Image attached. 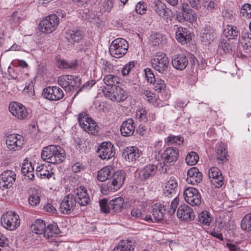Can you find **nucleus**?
Listing matches in <instances>:
<instances>
[{
  "label": "nucleus",
  "mask_w": 251,
  "mask_h": 251,
  "mask_svg": "<svg viewBox=\"0 0 251 251\" xmlns=\"http://www.w3.org/2000/svg\"><path fill=\"white\" fill-rule=\"evenodd\" d=\"M184 142L183 138L181 136H175L170 134L166 138V142L168 145L176 144L180 145Z\"/></svg>",
  "instance_id": "8fccbe9b"
},
{
  "label": "nucleus",
  "mask_w": 251,
  "mask_h": 251,
  "mask_svg": "<svg viewBox=\"0 0 251 251\" xmlns=\"http://www.w3.org/2000/svg\"><path fill=\"white\" fill-rule=\"evenodd\" d=\"M177 218L181 221H190L195 218L193 209L188 205L183 204L180 205L176 212Z\"/></svg>",
  "instance_id": "a211bd4d"
},
{
  "label": "nucleus",
  "mask_w": 251,
  "mask_h": 251,
  "mask_svg": "<svg viewBox=\"0 0 251 251\" xmlns=\"http://www.w3.org/2000/svg\"><path fill=\"white\" fill-rule=\"evenodd\" d=\"M182 18L180 19V21H187L190 23H193L196 20V15L194 13L193 10L191 8H186L183 7L182 12Z\"/></svg>",
  "instance_id": "79ce46f5"
},
{
  "label": "nucleus",
  "mask_w": 251,
  "mask_h": 251,
  "mask_svg": "<svg viewBox=\"0 0 251 251\" xmlns=\"http://www.w3.org/2000/svg\"><path fill=\"white\" fill-rule=\"evenodd\" d=\"M60 232L57 225L55 223L52 224H49L46 228L44 232V237L47 239L50 240V238L51 239L49 242L52 243L54 245L57 246L59 243L56 241H54L55 239H52L55 235L58 234Z\"/></svg>",
  "instance_id": "bb28decb"
},
{
  "label": "nucleus",
  "mask_w": 251,
  "mask_h": 251,
  "mask_svg": "<svg viewBox=\"0 0 251 251\" xmlns=\"http://www.w3.org/2000/svg\"><path fill=\"white\" fill-rule=\"evenodd\" d=\"M201 40L205 44H209L214 38V32L210 26H206L202 30L201 35Z\"/></svg>",
  "instance_id": "e433bc0d"
},
{
  "label": "nucleus",
  "mask_w": 251,
  "mask_h": 251,
  "mask_svg": "<svg viewBox=\"0 0 251 251\" xmlns=\"http://www.w3.org/2000/svg\"><path fill=\"white\" fill-rule=\"evenodd\" d=\"M62 67L64 69H74L76 67V63L75 62H68L65 61L61 62Z\"/></svg>",
  "instance_id": "774afa93"
},
{
  "label": "nucleus",
  "mask_w": 251,
  "mask_h": 251,
  "mask_svg": "<svg viewBox=\"0 0 251 251\" xmlns=\"http://www.w3.org/2000/svg\"><path fill=\"white\" fill-rule=\"evenodd\" d=\"M239 42L246 50L251 48V33L242 32V35L239 38Z\"/></svg>",
  "instance_id": "37998d69"
},
{
  "label": "nucleus",
  "mask_w": 251,
  "mask_h": 251,
  "mask_svg": "<svg viewBox=\"0 0 251 251\" xmlns=\"http://www.w3.org/2000/svg\"><path fill=\"white\" fill-rule=\"evenodd\" d=\"M59 22V18L56 15H49L40 22V29L42 32L50 33L56 29Z\"/></svg>",
  "instance_id": "6e6552de"
},
{
  "label": "nucleus",
  "mask_w": 251,
  "mask_h": 251,
  "mask_svg": "<svg viewBox=\"0 0 251 251\" xmlns=\"http://www.w3.org/2000/svg\"><path fill=\"white\" fill-rule=\"evenodd\" d=\"M36 175L42 179H55V175L50 169L49 170L46 166L40 165L36 168Z\"/></svg>",
  "instance_id": "7c9ffc66"
},
{
  "label": "nucleus",
  "mask_w": 251,
  "mask_h": 251,
  "mask_svg": "<svg viewBox=\"0 0 251 251\" xmlns=\"http://www.w3.org/2000/svg\"><path fill=\"white\" fill-rule=\"evenodd\" d=\"M150 42L152 46L159 45L162 42V35L160 33H153L150 36Z\"/></svg>",
  "instance_id": "5fc2aeb1"
},
{
  "label": "nucleus",
  "mask_w": 251,
  "mask_h": 251,
  "mask_svg": "<svg viewBox=\"0 0 251 251\" xmlns=\"http://www.w3.org/2000/svg\"><path fill=\"white\" fill-rule=\"evenodd\" d=\"M6 143L9 150L15 151L22 148L24 144V138L19 134H10L7 137Z\"/></svg>",
  "instance_id": "f3484780"
},
{
  "label": "nucleus",
  "mask_w": 251,
  "mask_h": 251,
  "mask_svg": "<svg viewBox=\"0 0 251 251\" xmlns=\"http://www.w3.org/2000/svg\"><path fill=\"white\" fill-rule=\"evenodd\" d=\"M76 203V200L72 194L65 196L60 203L59 209L63 214H69L75 209Z\"/></svg>",
  "instance_id": "9d476101"
},
{
  "label": "nucleus",
  "mask_w": 251,
  "mask_h": 251,
  "mask_svg": "<svg viewBox=\"0 0 251 251\" xmlns=\"http://www.w3.org/2000/svg\"><path fill=\"white\" fill-rule=\"evenodd\" d=\"M198 220L201 224L209 226L211 221L210 213L206 211H202L199 214Z\"/></svg>",
  "instance_id": "09e8293b"
},
{
  "label": "nucleus",
  "mask_w": 251,
  "mask_h": 251,
  "mask_svg": "<svg viewBox=\"0 0 251 251\" xmlns=\"http://www.w3.org/2000/svg\"><path fill=\"white\" fill-rule=\"evenodd\" d=\"M57 82L65 91L70 92L80 86L81 79L78 76L63 75L58 77Z\"/></svg>",
  "instance_id": "20e7f679"
},
{
  "label": "nucleus",
  "mask_w": 251,
  "mask_h": 251,
  "mask_svg": "<svg viewBox=\"0 0 251 251\" xmlns=\"http://www.w3.org/2000/svg\"><path fill=\"white\" fill-rule=\"evenodd\" d=\"M199 156L198 154L195 151L189 152L186 157L185 160L187 164L194 165L198 162Z\"/></svg>",
  "instance_id": "3c124183"
},
{
  "label": "nucleus",
  "mask_w": 251,
  "mask_h": 251,
  "mask_svg": "<svg viewBox=\"0 0 251 251\" xmlns=\"http://www.w3.org/2000/svg\"><path fill=\"white\" fill-rule=\"evenodd\" d=\"M1 223L5 228L10 230H14L20 223L19 215L14 211H7L2 215Z\"/></svg>",
  "instance_id": "0eeeda50"
},
{
  "label": "nucleus",
  "mask_w": 251,
  "mask_h": 251,
  "mask_svg": "<svg viewBox=\"0 0 251 251\" xmlns=\"http://www.w3.org/2000/svg\"><path fill=\"white\" fill-rule=\"evenodd\" d=\"M134 130V122L132 119H128L124 121L120 127L121 135L125 137H128L132 135Z\"/></svg>",
  "instance_id": "cd10ccee"
},
{
  "label": "nucleus",
  "mask_w": 251,
  "mask_h": 251,
  "mask_svg": "<svg viewBox=\"0 0 251 251\" xmlns=\"http://www.w3.org/2000/svg\"><path fill=\"white\" fill-rule=\"evenodd\" d=\"M126 178V174L122 170L115 172L113 170L108 181L104 183L101 187V192L107 194L109 192H114L119 190L124 184Z\"/></svg>",
  "instance_id": "f03ea898"
},
{
  "label": "nucleus",
  "mask_w": 251,
  "mask_h": 251,
  "mask_svg": "<svg viewBox=\"0 0 251 251\" xmlns=\"http://www.w3.org/2000/svg\"><path fill=\"white\" fill-rule=\"evenodd\" d=\"M216 5L215 0H208L205 1L204 3V6L209 11L214 9Z\"/></svg>",
  "instance_id": "338daca9"
},
{
  "label": "nucleus",
  "mask_w": 251,
  "mask_h": 251,
  "mask_svg": "<svg viewBox=\"0 0 251 251\" xmlns=\"http://www.w3.org/2000/svg\"><path fill=\"white\" fill-rule=\"evenodd\" d=\"M74 193L76 195V200L81 206H86L90 202L89 195L87 189L83 186H80L74 190Z\"/></svg>",
  "instance_id": "412c9836"
},
{
  "label": "nucleus",
  "mask_w": 251,
  "mask_h": 251,
  "mask_svg": "<svg viewBox=\"0 0 251 251\" xmlns=\"http://www.w3.org/2000/svg\"><path fill=\"white\" fill-rule=\"evenodd\" d=\"M216 152L217 154V159L219 161V164H223L227 160V152L223 146H219L218 147Z\"/></svg>",
  "instance_id": "c03bdc74"
},
{
  "label": "nucleus",
  "mask_w": 251,
  "mask_h": 251,
  "mask_svg": "<svg viewBox=\"0 0 251 251\" xmlns=\"http://www.w3.org/2000/svg\"><path fill=\"white\" fill-rule=\"evenodd\" d=\"M104 83L106 84V87L103 89V91H109L112 90V88L116 86V84L120 82V78L114 75H107L103 78Z\"/></svg>",
  "instance_id": "2f4dec72"
},
{
  "label": "nucleus",
  "mask_w": 251,
  "mask_h": 251,
  "mask_svg": "<svg viewBox=\"0 0 251 251\" xmlns=\"http://www.w3.org/2000/svg\"><path fill=\"white\" fill-rule=\"evenodd\" d=\"M139 156V150L135 147H128L122 151L123 158L128 162H134Z\"/></svg>",
  "instance_id": "a878e982"
},
{
  "label": "nucleus",
  "mask_w": 251,
  "mask_h": 251,
  "mask_svg": "<svg viewBox=\"0 0 251 251\" xmlns=\"http://www.w3.org/2000/svg\"><path fill=\"white\" fill-rule=\"evenodd\" d=\"M97 152L101 159L108 160L114 156V146L110 142H103L98 149Z\"/></svg>",
  "instance_id": "2eb2a0df"
},
{
  "label": "nucleus",
  "mask_w": 251,
  "mask_h": 251,
  "mask_svg": "<svg viewBox=\"0 0 251 251\" xmlns=\"http://www.w3.org/2000/svg\"><path fill=\"white\" fill-rule=\"evenodd\" d=\"M16 175L11 170H6L0 175V187L9 188L12 187L16 180Z\"/></svg>",
  "instance_id": "dca6fc26"
},
{
  "label": "nucleus",
  "mask_w": 251,
  "mask_h": 251,
  "mask_svg": "<svg viewBox=\"0 0 251 251\" xmlns=\"http://www.w3.org/2000/svg\"><path fill=\"white\" fill-rule=\"evenodd\" d=\"M152 68L159 73L165 74L168 70L169 61L166 54L162 52H158L153 55L151 59Z\"/></svg>",
  "instance_id": "39448f33"
},
{
  "label": "nucleus",
  "mask_w": 251,
  "mask_h": 251,
  "mask_svg": "<svg viewBox=\"0 0 251 251\" xmlns=\"http://www.w3.org/2000/svg\"><path fill=\"white\" fill-rule=\"evenodd\" d=\"M157 167L153 164H149L144 167L139 173V177L141 179H147L152 177L156 173Z\"/></svg>",
  "instance_id": "c756f323"
},
{
  "label": "nucleus",
  "mask_w": 251,
  "mask_h": 251,
  "mask_svg": "<svg viewBox=\"0 0 251 251\" xmlns=\"http://www.w3.org/2000/svg\"><path fill=\"white\" fill-rule=\"evenodd\" d=\"M178 156L179 151L177 148L175 147H168L162 152L161 158L163 160L164 164L169 166L176 161Z\"/></svg>",
  "instance_id": "ddd939ff"
},
{
  "label": "nucleus",
  "mask_w": 251,
  "mask_h": 251,
  "mask_svg": "<svg viewBox=\"0 0 251 251\" xmlns=\"http://www.w3.org/2000/svg\"><path fill=\"white\" fill-rule=\"evenodd\" d=\"M188 58L183 54L174 55L172 58V64L176 70L182 71L186 68L188 64Z\"/></svg>",
  "instance_id": "5701e85b"
},
{
  "label": "nucleus",
  "mask_w": 251,
  "mask_h": 251,
  "mask_svg": "<svg viewBox=\"0 0 251 251\" xmlns=\"http://www.w3.org/2000/svg\"><path fill=\"white\" fill-rule=\"evenodd\" d=\"M225 226V223L221 221H216L215 223L214 227L210 231V235L217 238L221 241L224 240L221 230Z\"/></svg>",
  "instance_id": "f704fd0d"
},
{
  "label": "nucleus",
  "mask_w": 251,
  "mask_h": 251,
  "mask_svg": "<svg viewBox=\"0 0 251 251\" xmlns=\"http://www.w3.org/2000/svg\"><path fill=\"white\" fill-rule=\"evenodd\" d=\"M208 175L211 182L216 187L220 188L223 185L224 177L218 168H211L208 171Z\"/></svg>",
  "instance_id": "4be33fe9"
},
{
  "label": "nucleus",
  "mask_w": 251,
  "mask_h": 251,
  "mask_svg": "<svg viewBox=\"0 0 251 251\" xmlns=\"http://www.w3.org/2000/svg\"><path fill=\"white\" fill-rule=\"evenodd\" d=\"M21 172L22 174L26 176L30 180L32 179L34 177V167L31 162L28 161L24 162L22 166Z\"/></svg>",
  "instance_id": "4c0bfd02"
},
{
  "label": "nucleus",
  "mask_w": 251,
  "mask_h": 251,
  "mask_svg": "<svg viewBox=\"0 0 251 251\" xmlns=\"http://www.w3.org/2000/svg\"><path fill=\"white\" fill-rule=\"evenodd\" d=\"M103 93L106 97L117 102L124 101L127 98L126 91L118 86L114 87V88H112L111 90L103 91Z\"/></svg>",
  "instance_id": "4468645a"
},
{
  "label": "nucleus",
  "mask_w": 251,
  "mask_h": 251,
  "mask_svg": "<svg viewBox=\"0 0 251 251\" xmlns=\"http://www.w3.org/2000/svg\"><path fill=\"white\" fill-rule=\"evenodd\" d=\"M9 109L11 114L19 119H24L27 116V111L25 107L17 102H11Z\"/></svg>",
  "instance_id": "aec40b11"
},
{
  "label": "nucleus",
  "mask_w": 251,
  "mask_h": 251,
  "mask_svg": "<svg viewBox=\"0 0 251 251\" xmlns=\"http://www.w3.org/2000/svg\"><path fill=\"white\" fill-rule=\"evenodd\" d=\"M30 195L28 198V202L31 206L37 205L40 201V194L38 191L35 189H30L29 191Z\"/></svg>",
  "instance_id": "a19ab883"
},
{
  "label": "nucleus",
  "mask_w": 251,
  "mask_h": 251,
  "mask_svg": "<svg viewBox=\"0 0 251 251\" xmlns=\"http://www.w3.org/2000/svg\"><path fill=\"white\" fill-rule=\"evenodd\" d=\"M179 203V199L176 197L171 201V203L168 210V214L170 215H173L175 213L176 208Z\"/></svg>",
  "instance_id": "4d7b16f0"
},
{
  "label": "nucleus",
  "mask_w": 251,
  "mask_h": 251,
  "mask_svg": "<svg viewBox=\"0 0 251 251\" xmlns=\"http://www.w3.org/2000/svg\"><path fill=\"white\" fill-rule=\"evenodd\" d=\"M113 169L111 167H105L100 170L97 175L99 180L100 181H109L111 175L112 174Z\"/></svg>",
  "instance_id": "c9c22d12"
},
{
  "label": "nucleus",
  "mask_w": 251,
  "mask_h": 251,
  "mask_svg": "<svg viewBox=\"0 0 251 251\" xmlns=\"http://www.w3.org/2000/svg\"><path fill=\"white\" fill-rule=\"evenodd\" d=\"M145 73L147 80L148 82L152 83L156 81L155 75L153 73L152 71L150 68H147L145 69Z\"/></svg>",
  "instance_id": "bf43d9fd"
},
{
  "label": "nucleus",
  "mask_w": 251,
  "mask_h": 251,
  "mask_svg": "<svg viewBox=\"0 0 251 251\" xmlns=\"http://www.w3.org/2000/svg\"><path fill=\"white\" fill-rule=\"evenodd\" d=\"M153 83H154V89L157 92L161 93L165 90L166 84L164 80L159 79Z\"/></svg>",
  "instance_id": "6e6d98bb"
},
{
  "label": "nucleus",
  "mask_w": 251,
  "mask_h": 251,
  "mask_svg": "<svg viewBox=\"0 0 251 251\" xmlns=\"http://www.w3.org/2000/svg\"><path fill=\"white\" fill-rule=\"evenodd\" d=\"M176 37L177 41L182 44H185L192 39L190 30L186 27H179L176 31Z\"/></svg>",
  "instance_id": "b1692460"
},
{
  "label": "nucleus",
  "mask_w": 251,
  "mask_h": 251,
  "mask_svg": "<svg viewBox=\"0 0 251 251\" xmlns=\"http://www.w3.org/2000/svg\"><path fill=\"white\" fill-rule=\"evenodd\" d=\"M135 66L134 62L133 61H130L126 64L122 70V74L124 75H127L130 71Z\"/></svg>",
  "instance_id": "680f3d73"
},
{
  "label": "nucleus",
  "mask_w": 251,
  "mask_h": 251,
  "mask_svg": "<svg viewBox=\"0 0 251 251\" xmlns=\"http://www.w3.org/2000/svg\"><path fill=\"white\" fill-rule=\"evenodd\" d=\"M78 121L81 127L89 133L94 134L98 128L96 123L89 117L87 113L82 112L78 114Z\"/></svg>",
  "instance_id": "423d86ee"
},
{
  "label": "nucleus",
  "mask_w": 251,
  "mask_h": 251,
  "mask_svg": "<svg viewBox=\"0 0 251 251\" xmlns=\"http://www.w3.org/2000/svg\"><path fill=\"white\" fill-rule=\"evenodd\" d=\"M135 247V242L133 240H127L121 241L113 251H133Z\"/></svg>",
  "instance_id": "72a5a7b5"
},
{
  "label": "nucleus",
  "mask_w": 251,
  "mask_h": 251,
  "mask_svg": "<svg viewBox=\"0 0 251 251\" xmlns=\"http://www.w3.org/2000/svg\"><path fill=\"white\" fill-rule=\"evenodd\" d=\"M46 226L44 221L41 219L36 220L31 226V229L37 234L43 233L46 230Z\"/></svg>",
  "instance_id": "58836bf2"
},
{
  "label": "nucleus",
  "mask_w": 251,
  "mask_h": 251,
  "mask_svg": "<svg viewBox=\"0 0 251 251\" xmlns=\"http://www.w3.org/2000/svg\"><path fill=\"white\" fill-rule=\"evenodd\" d=\"M113 70V66L107 60L102 61V72L104 73H110Z\"/></svg>",
  "instance_id": "e2e57ef3"
},
{
  "label": "nucleus",
  "mask_w": 251,
  "mask_h": 251,
  "mask_svg": "<svg viewBox=\"0 0 251 251\" xmlns=\"http://www.w3.org/2000/svg\"><path fill=\"white\" fill-rule=\"evenodd\" d=\"M21 19L20 13L18 11H15L7 18V21L12 26H15L20 22Z\"/></svg>",
  "instance_id": "603ef678"
},
{
  "label": "nucleus",
  "mask_w": 251,
  "mask_h": 251,
  "mask_svg": "<svg viewBox=\"0 0 251 251\" xmlns=\"http://www.w3.org/2000/svg\"><path fill=\"white\" fill-rule=\"evenodd\" d=\"M187 182L192 185L197 184L202 180V176L201 172L196 167H192L187 171Z\"/></svg>",
  "instance_id": "393cba45"
},
{
  "label": "nucleus",
  "mask_w": 251,
  "mask_h": 251,
  "mask_svg": "<svg viewBox=\"0 0 251 251\" xmlns=\"http://www.w3.org/2000/svg\"><path fill=\"white\" fill-rule=\"evenodd\" d=\"M240 14L246 18H251V5L249 3L243 4L240 9Z\"/></svg>",
  "instance_id": "864d4df0"
},
{
  "label": "nucleus",
  "mask_w": 251,
  "mask_h": 251,
  "mask_svg": "<svg viewBox=\"0 0 251 251\" xmlns=\"http://www.w3.org/2000/svg\"><path fill=\"white\" fill-rule=\"evenodd\" d=\"M152 8L156 14L167 22L172 20V12L171 10L167 8L166 4L160 0L154 2Z\"/></svg>",
  "instance_id": "9b49d317"
},
{
  "label": "nucleus",
  "mask_w": 251,
  "mask_h": 251,
  "mask_svg": "<svg viewBox=\"0 0 251 251\" xmlns=\"http://www.w3.org/2000/svg\"><path fill=\"white\" fill-rule=\"evenodd\" d=\"M147 10V7L145 2H139L136 5L135 11L139 14H144Z\"/></svg>",
  "instance_id": "052dcab7"
},
{
  "label": "nucleus",
  "mask_w": 251,
  "mask_h": 251,
  "mask_svg": "<svg viewBox=\"0 0 251 251\" xmlns=\"http://www.w3.org/2000/svg\"><path fill=\"white\" fill-rule=\"evenodd\" d=\"M41 158L49 163L59 164L65 158V151L59 146H48L43 148Z\"/></svg>",
  "instance_id": "f257e3e1"
},
{
  "label": "nucleus",
  "mask_w": 251,
  "mask_h": 251,
  "mask_svg": "<svg viewBox=\"0 0 251 251\" xmlns=\"http://www.w3.org/2000/svg\"><path fill=\"white\" fill-rule=\"evenodd\" d=\"M219 48L222 49L225 52L229 53L236 50V46L230 44L226 40L222 39L219 43Z\"/></svg>",
  "instance_id": "a18cd8bd"
},
{
  "label": "nucleus",
  "mask_w": 251,
  "mask_h": 251,
  "mask_svg": "<svg viewBox=\"0 0 251 251\" xmlns=\"http://www.w3.org/2000/svg\"><path fill=\"white\" fill-rule=\"evenodd\" d=\"M241 228L247 232L251 231V213L246 214L241 222Z\"/></svg>",
  "instance_id": "de8ad7c7"
},
{
  "label": "nucleus",
  "mask_w": 251,
  "mask_h": 251,
  "mask_svg": "<svg viewBox=\"0 0 251 251\" xmlns=\"http://www.w3.org/2000/svg\"><path fill=\"white\" fill-rule=\"evenodd\" d=\"M124 200L122 197H119L112 199L109 201V206L112 212H121L124 208Z\"/></svg>",
  "instance_id": "473e14b6"
},
{
  "label": "nucleus",
  "mask_w": 251,
  "mask_h": 251,
  "mask_svg": "<svg viewBox=\"0 0 251 251\" xmlns=\"http://www.w3.org/2000/svg\"><path fill=\"white\" fill-rule=\"evenodd\" d=\"M178 189L177 179L174 176H171L166 182L163 189V195L166 197H176Z\"/></svg>",
  "instance_id": "6ab92c4d"
},
{
  "label": "nucleus",
  "mask_w": 251,
  "mask_h": 251,
  "mask_svg": "<svg viewBox=\"0 0 251 251\" xmlns=\"http://www.w3.org/2000/svg\"><path fill=\"white\" fill-rule=\"evenodd\" d=\"M166 213V208L165 205L157 203L153 205L152 214L156 221L160 222L162 220Z\"/></svg>",
  "instance_id": "c85d7f7f"
},
{
  "label": "nucleus",
  "mask_w": 251,
  "mask_h": 251,
  "mask_svg": "<svg viewBox=\"0 0 251 251\" xmlns=\"http://www.w3.org/2000/svg\"><path fill=\"white\" fill-rule=\"evenodd\" d=\"M144 213V211H142L139 208H134L132 209L131 211V215L132 217H134L136 219H141V218L143 217V214Z\"/></svg>",
  "instance_id": "0e129e2a"
},
{
  "label": "nucleus",
  "mask_w": 251,
  "mask_h": 251,
  "mask_svg": "<svg viewBox=\"0 0 251 251\" xmlns=\"http://www.w3.org/2000/svg\"><path fill=\"white\" fill-rule=\"evenodd\" d=\"M147 112L145 109H141L136 112V117L141 121H146L147 119Z\"/></svg>",
  "instance_id": "69168bd1"
},
{
  "label": "nucleus",
  "mask_w": 251,
  "mask_h": 251,
  "mask_svg": "<svg viewBox=\"0 0 251 251\" xmlns=\"http://www.w3.org/2000/svg\"><path fill=\"white\" fill-rule=\"evenodd\" d=\"M66 37L68 42L71 43L78 42L83 38L82 31L78 29L71 31L67 33Z\"/></svg>",
  "instance_id": "ea45409f"
},
{
  "label": "nucleus",
  "mask_w": 251,
  "mask_h": 251,
  "mask_svg": "<svg viewBox=\"0 0 251 251\" xmlns=\"http://www.w3.org/2000/svg\"><path fill=\"white\" fill-rule=\"evenodd\" d=\"M42 95L44 98L50 100H58L64 96L62 90L56 86H49L43 89Z\"/></svg>",
  "instance_id": "f8f14e48"
},
{
  "label": "nucleus",
  "mask_w": 251,
  "mask_h": 251,
  "mask_svg": "<svg viewBox=\"0 0 251 251\" xmlns=\"http://www.w3.org/2000/svg\"><path fill=\"white\" fill-rule=\"evenodd\" d=\"M128 44L124 39L119 38L114 40L109 47V52L113 57L119 58L125 55L127 51Z\"/></svg>",
  "instance_id": "7ed1b4c3"
},
{
  "label": "nucleus",
  "mask_w": 251,
  "mask_h": 251,
  "mask_svg": "<svg viewBox=\"0 0 251 251\" xmlns=\"http://www.w3.org/2000/svg\"><path fill=\"white\" fill-rule=\"evenodd\" d=\"M185 201L192 206H199L201 203V196L199 191L193 187L186 189L183 193Z\"/></svg>",
  "instance_id": "1a4fd4ad"
},
{
  "label": "nucleus",
  "mask_w": 251,
  "mask_h": 251,
  "mask_svg": "<svg viewBox=\"0 0 251 251\" xmlns=\"http://www.w3.org/2000/svg\"><path fill=\"white\" fill-rule=\"evenodd\" d=\"M99 204L100 210L105 213H109L111 211L110 207L109 206V202L107 199H102L100 201Z\"/></svg>",
  "instance_id": "13d9d810"
},
{
  "label": "nucleus",
  "mask_w": 251,
  "mask_h": 251,
  "mask_svg": "<svg viewBox=\"0 0 251 251\" xmlns=\"http://www.w3.org/2000/svg\"><path fill=\"white\" fill-rule=\"evenodd\" d=\"M236 29V26L227 25L224 31V33L229 39H233L238 36V32Z\"/></svg>",
  "instance_id": "49530a36"
}]
</instances>
